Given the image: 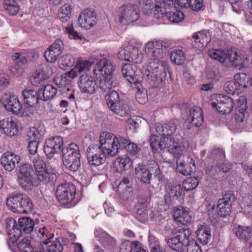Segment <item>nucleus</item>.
Here are the masks:
<instances>
[{"label":"nucleus","mask_w":252,"mask_h":252,"mask_svg":"<svg viewBox=\"0 0 252 252\" xmlns=\"http://www.w3.org/2000/svg\"><path fill=\"white\" fill-rule=\"evenodd\" d=\"M107 105L111 110L116 107L120 101L119 94L115 90H110L105 95Z\"/></svg>","instance_id":"39"},{"label":"nucleus","mask_w":252,"mask_h":252,"mask_svg":"<svg viewBox=\"0 0 252 252\" xmlns=\"http://www.w3.org/2000/svg\"><path fill=\"white\" fill-rule=\"evenodd\" d=\"M137 66L130 63H126L122 68V73L123 76L127 81L134 86L140 84V80L139 77L136 74Z\"/></svg>","instance_id":"24"},{"label":"nucleus","mask_w":252,"mask_h":252,"mask_svg":"<svg viewBox=\"0 0 252 252\" xmlns=\"http://www.w3.org/2000/svg\"><path fill=\"white\" fill-rule=\"evenodd\" d=\"M130 62H133L135 63H140L142 62V55L139 53L137 48L131 47Z\"/></svg>","instance_id":"63"},{"label":"nucleus","mask_w":252,"mask_h":252,"mask_svg":"<svg viewBox=\"0 0 252 252\" xmlns=\"http://www.w3.org/2000/svg\"><path fill=\"white\" fill-rule=\"evenodd\" d=\"M167 7H169L167 4L163 5V2L159 4H156L154 5V17L157 19L162 18L166 17V13Z\"/></svg>","instance_id":"52"},{"label":"nucleus","mask_w":252,"mask_h":252,"mask_svg":"<svg viewBox=\"0 0 252 252\" xmlns=\"http://www.w3.org/2000/svg\"><path fill=\"white\" fill-rule=\"evenodd\" d=\"M209 56L211 58L221 63L225 62H230L235 67L240 66V67H244L248 65L246 55L238 54L232 49L210 51Z\"/></svg>","instance_id":"7"},{"label":"nucleus","mask_w":252,"mask_h":252,"mask_svg":"<svg viewBox=\"0 0 252 252\" xmlns=\"http://www.w3.org/2000/svg\"><path fill=\"white\" fill-rule=\"evenodd\" d=\"M170 59L176 64H182L185 60L184 53L182 50H175L170 55Z\"/></svg>","instance_id":"54"},{"label":"nucleus","mask_w":252,"mask_h":252,"mask_svg":"<svg viewBox=\"0 0 252 252\" xmlns=\"http://www.w3.org/2000/svg\"><path fill=\"white\" fill-rule=\"evenodd\" d=\"M32 130V146L35 147L36 149L34 153H36L37 147L41 141L42 140V137L45 134V129L44 126L39 124L37 126L33 127Z\"/></svg>","instance_id":"37"},{"label":"nucleus","mask_w":252,"mask_h":252,"mask_svg":"<svg viewBox=\"0 0 252 252\" xmlns=\"http://www.w3.org/2000/svg\"><path fill=\"white\" fill-rule=\"evenodd\" d=\"M19 226L16 224V220L12 218L6 220V226L9 239L7 243L8 247L11 248L10 242L13 245L16 244L17 238L21 234V230L25 234H30L32 232V219L30 217H23L18 220Z\"/></svg>","instance_id":"5"},{"label":"nucleus","mask_w":252,"mask_h":252,"mask_svg":"<svg viewBox=\"0 0 252 252\" xmlns=\"http://www.w3.org/2000/svg\"><path fill=\"white\" fill-rule=\"evenodd\" d=\"M119 21L125 25L132 23L139 18V8L135 5L127 4L118 9Z\"/></svg>","instance_id":"11"},{"label":"nucleus","mask_w":252,"mask_h":252,"mask_svg":"<svg viewBox=\"0 0 252 252\" xmlns=\"http://www.w3.org/2000/svg\"><path fill=\"white\" fill-rule=\"evenodd\" d=\"M30 201V198L26 195L19 194L9 197L6 204L14 213L28 214L32 211Z\"/></svg>","instance_id":"8"},{"label":"nucleus","mask_w":252,"mask_h":252,"mask_svg":"<svg viewBox=\"0 0 252 252\" xmlns=\"http://www.w3.org/2000/svg\"><path fill=\"white\" fill-rule=\"evenodd\" d=\"M132 165V162L129 157L118 158L114 164V171L122 173L129 169Z\"/></svg>","instance_id":"31"},{"label":"nucleus","mask_w":252,"mask_h":252,"mask_svg":"<svg viewBox=\"0 0 252 252\" xmlns=\"http://www.w3.org/2000/svg\"><path fill=\"white\" fill-rule=\"evenodd\" d=\"M192 38L194 42L199 44L198 48L206 47L211 41V37L209 31H203L193 33Z\"/></svg>","instance_id":"32"},{"label":"nucleus","mask_w":252,"mask_h":252,"mask_svg":"<svg viewBox=\"0 0 252 252\" xmlns=\"http://www.w3.org/2000/svg\"><path fill=\"white\" fill-rule=\"evenodd\" d=\"M61 242H63V238L62 237L57 238L55 241L48 246V252H63V247Z\"/></svg>","instance_id":"53"},{"label":"nucleus","mask_w":252,"mask_h":252,"mask_svg":"<svg viewBox=\"0 0 252 252\" xmlns=\"http://www.w3.org/2000/svg\"><path fill=\"white\" fill-rule=\"evenodd\" d=\"M196 234L198 241L203 245H206L211 237L210 228L206 224L200 225L196 230Z\"/></svg>","instance_id":"34"},{"label":"nucleus","mask_w":252,"mask_h":252,"mask_svg":"<svg viewBox=\"0 0 252 252\" xmlns=\"http://www.w3.org/2000/svg\"><path fill=\"white\" fill-rule=\"evenodd\" d=\"M234 233L239 239L247 242L251 238L252 228L238 225L233 229Z\"/></svg>","instance_id":"36"},{"label":"nucleus","mask_w":252,"mask_h":252,"mask_svg":"<svg viewBox=\"0 0 252 252\" xmlns=\"http://www.w3.org/2000/svg\"><path fill=\"white\" fill-rule=\"evenodd\" d=\"M94 63V62L87 60H78L75 66L67 72L68 77L71 78H74L78 74H81L85 72L81 75L78 82L82 93L92 94L95 91L96 85L94 78L86 73Z\"/></svg>","instance_id":"1"},{"label":"nucleus","mask_w":252,"mask_h":252,"mask_svg":"<svg viewBox=\"0 0 252 252\" xmlns=\"http://www.w3.org/2000/svg\"><path fill=\"white\" fill-rule=\"evenodd\" d=\"M35 222L32 219V240L39 241L40 239L44 236L45 235L44 229L45 226H42L38 229L36 228L34 229ZM41 242V241H40Z\"/></svg>","instance_id":"62"},{"label":"nucleus","mask_w":252,"mask_h":252,"mask_svg":"<svg viewBox=\"0 0 252 252\" xmlns=\"http://www.w3.org/2000/svg\"><path fill=\"white\" fill-rule=\"evenodd\" d=\"M96 19V15L94 9L86 8L81 13L78 21L82 27L88 29L95 24Z\"/></svg>","instance_id":"22"},{"label":"nucleus","mask_w":252,"mask_h":252,"mask_svg":"<svg viewBox=\"0 0 252 252\" xmlns=\"http://www.w3.org/2000/svg\"><path fill=\"white\" fill-rule=\"evenodd\" d=\"M60 65L62 68H65L67 67L72 66L74 63L75 59L70 54L63 55L60 59Z\"/></svg>","instance_id":"56"},{"label":"nucleus","mask_w":252,"mask_h":252,"mask_svg":"<svg viewBox=\"0 0 252 252\" xmlns=\"http://www.w3.org/2000/svg\"><path fill=\"white\" fill-rule=\"evenodd\" d=\"M189 120L192 126L198 127L203 123V113L200 107L194 106L189 110Z\"/></svg>","instance_id":"28"},{"label":"nucleus","mask_w":252,"mask_h":252,"mask_svg":"<svg viewBox=\"0 0 252 252\" xmlns=\"http://www.w3.org/2000/svg\"><path fill=\"white\" fill-rule=\"evenodd\" d=\"M32 186H38L41 183L53 184L57 180L55 169H49L46 166L42 157L38 156L32 160Z\"/></svg>","instance_id":"3"},{"label":"nucleus","mask_w":252,"mask_h":252,"mask_svg":"<svg viewBox=\"0 0 252 252\" xmlns=\"http://www.w3.org/2000/svg\"><path fill=\"white\" fill-rule=\"evenodd\" d=\"M139 5H142V12L145 15H149L152 13L154 8L153 2L151 0H138Z\"/></svg>","instance_id":"55"},{"label":"nucleus","mask_w":252,"mask_h":252,"mask_svg":"<svg viewBox=\"0 0 252 252\" xmlns=\"http://www.w3.org/2000/svg\"><path fill=\"white\" fill-rule=\"evenodd\" d=\"M173 218L177 222L184 225L189 224L192 220L191 216L189 212L182 207L174 210Z\"/></svg>","instance_id":"29"},{"label":"nucleus","mask_w":252,"mask_h":252,"mask_svg":"<svg viewBox=\"0 0 252 252\" xmlns=\"http://www.w3.org/2000/svg\"><path fill=\"white\" fill-rule=\"evenodd\" d=\"M102 149L97 144H92L87 149V157L90 165L99 166L105 161V158L109 156V153Z\"/></svg>","instance_id":"10"},{"label":"nucleus","mask_w":252,"mask_h":252,"mask_svg":"<svg viewBox=\"0 0 252 252\" xmlns=\"http://www.w3.org/2000/svg\"><path fill=\"white\" fill-rule=\"evenodd\" d=\"M30 234V237H25L21 242H19L18 243L14 244V245L10 242L11 246H17V248L21 252H32V246H31V234ZM10 249L12 250L11 248H9Z\"/></svg>","instance_id":"43"},{"label":"nucleus","mask_w":252,"mask_h":252,"mask_svg":"<svg viewBox=\"0 0 252 252\" xmlns=\"http://www.w3.org/2000/svg\"><path fill=\"white\" fill-rule=\"evenodd\" d=\"M234 81L239 90L246 88L249 84H251V83L249 82V77L244 73L236 74L234 76Z\"/></svg>","instance_id":"45"},{"label":"nucleus","mask_w":252,"mask_h":252,"mask_svg":"<svg viewBox=\"0 0 252 252\" xmlns=\"http://www.w3.org/2000/svg\"><path fill=\"white\" fill-rule=\"evenodd\" d=\"M135 89L137 90L136 93V98L138 103L144 104L148 101V96L146 93L143 92V90H141L139 84L135 86Z\"/></svg>","instance_id":"60"},{"label":"nucleus","mask_w":252,"mask_h":252,"mask_svg":"<svg viewBox=\"0 0 252 252\" xmlns=\"http://www.w3.org/2000/svg\"><path fill=\"white\" fill-rule=\"evenodd\" d=\"M63 144V139L61 136L52 137L47 140L44 146V151L47 157L51 158L55 154L60 153L62 151Z\"/></svg>","instance_id":"16"},{"label":"nucleus","mask_w":252,"mask_h":252,"mask_svg":"<svg viewBox=\"0 0 252 252\" xmlns=\"http://www.w3.org/2000/svg\"><path fill=\"white\" fill-rule=\"evenodd\" d=\"M176 170L184 176L191 175L195 168L193 160L188 156H183V158L176 161Z\"/></svg>","instance_id":"20"},{"label":"nucleus","mask_w":252,"mask_h":252,"mask_svg":"<svg viewBox=\"0 0 252 252\" xmlns=\"http://www.w3.org/2000/svg\"><path fill=\"white\" fill-rule=\"evenodd\" d=\"M119 146L118 148L114 149L111 154L116 156L119 153H128L131 155H136L140 151V148L138 147L136 144L134 142H130L129 140H128L124 137L118 138L116 142Z\"/></svg>","instance_id":"19"},{"label":"nucleus","mask_w":252,"mask_h":252,"mask_svg":"<svg viewBox=\"0 0 252 252\" xmlns=\"http://www.w3.org/2000/svg\"><path fill=\"white\" fill-rule=\"evenodd\" d=\"M20 158L18 155L7 152L4 154L0 158V162L5 170L8 171H12L16 164L19 162Z\"/></svg>","instance_id":"25"},{"label":"nucleus","mask_w":252,"mask_h":252,"mask_svg":"<svg viewBox=\"0 0 252 252\" xmlns=\"http://www.w3.org/2000/svg\"><path fill=\"white\" fill-rule=\"evenodd\" d=\"M23 96L24 110L22 113L23 118H28L32 115V90L25 89L22 93Z\"/></svg>","instance_id":"30"},{"label":"nucleus","mask_w":252,"mask_h":252,"mask_svg":"<svg viewBox=\"0 0 252 252\" xmlns=\"http://www.w3.org/2000/svg\"><path fill=\"white\" fill-rule=\"evenodd\" d=\"M185 191L180 185L178 184L171 186L170 195L173 199L180 201L183 199Z\"/></svg>","instance_id":"47"},{"label":"nucleus","mask_w":252,"mask_h":252,"mask_svg":"<svg viewBox=\"0 0 252 252\" xmlns=\"http://www.w3.org/2000/svg\"><path fill=\"white\" fill-rule=\"evenodd\" d=\"M63 158H65L72 157H81L79 153V147L74 143H71L62 149Z\"/></svg>","instance_id":"38"},{"label":"nucleus","mask_w":252,"mask_h":252,"mask_svg":"<svg viewBox=\"0 0 252 252\" xmlns=\"http://www.w3.org/2000/svg\"><path fill=\"white\" fill-rule=\"evenodd\" d=\"M207 157L215 164L218 162L224 161L225 158L224 151L220 148H214L208 153Z\"/></svg>","instance_id":"41"},{"label":"nucleus","mask_w":252,"mask_h":252,"mask_svg":"<svg viewBox=\"0 0 252 252\" xmlns=\"http://www.w3.org/2000/svg\"><path fill=\"white\" fill-rule=\"evenodd\" d=\"M216 101L217 102H212L211 105L213 108H216L219 112L222 114H227L232 111L234 103L230 97L224 94H219L217 97Z\"/></svg>","instance_id":"18"},{"label":"nucleus","mask_w":252,"mask_h":252,"mask_svg":"<svg viewBox=\"0 0 252 252\" xmlns=\"http://www.w3.org/2000/svg\"><path fill=\"white\" fill-rule=\"evenodd\" d=\"M94 236L105 250L111 251L115 248L116 246L115 239L102 229H96L94 231Z\"/></svg>","instance_id":"21"},{"label":"nucleus","mask_w":252,"mask_h":252,"mask_svg":"<svg viewBox=\"0 0 252 252\" xmlns=\"http://www.w3.org/2000/svg\"><path fill=\"white\" fill-rule=\"evenodd\" d=\"M155 163V161L151 160L149 161L147 166L141 163L135 167V175L142 183L145 185L151 184Z\"/></svg>","instance_id":"13"},{"label":"nucleus","mask_w":252,"mask_h":252,"mask_svg":"<svg viewBox=\"0 0 252 252\" xmlns=\"http://www.w3.org/2000/svg\"><path fill=\"white\" fill-rule=\"evenodd\" d=\"M217 211L218 215L221 218H228L232 212V206L218 201Z\"/></svg>","instance_id":"44"},{"label":"nucleus","mask_w":252,"mask_h":252,"mask_svg":"<svg viewBox=\"0 0 252 252\" xmlns=\"http://www.w3.org/2000/svg\"><path fill=\"white\" fill-rule=\"evenodd\" d=\"M32 166L29 163L20 165L17 180L20 186L25 190L32 189Z\"/></svg>","instance_id":"15"},{"label":"nucleus","mask_w":252,"mask_h":252,"mask_svg":"<svg viewBox=\"0 0 252 252\" xmlns=\"http://www.w3.org/2000/svg\"><path fill=\"white\" fill-rule=\"evenodd\" d=\"M139 207L137 210V213L142 215L145 213L147 211V208L148 204V198L147 196H145L143 198L139 197Z\"/></svg>","instance_id":"64"},{"label":"nucleus","mask_w":252,"mask_h":252,"mask_svg":"<svg viewBox=\"0 0 252 252\" xmlns=\"http://www.w3.org/2000/svg\"><path fill=\"white\" fill-rule=\"evenodd\" d=\"M242 208L244 209V213L252 215V196H247L243 198L242 202Z\"/></svg>","instance_id":"58"},{"label":"nucleus","mask_w":252,"mask_h":252,"mask_svg":"<svg viewBox=\"0 0 252 252\" xmlns=\"http://www.w3.org/2000/svg\"><path fill=\"white\" fill-rule=\"evenodd\" d=\"M166 17L172 23H179L184 19V13L180 10H176L175 12L170 11L166 13Z\"/></svg>","instance_id":"50"},{"label":"nucleus","mask_w":252,"mask_h":252,"mask_svg":"<svg viewBox=\"0 0 252 252\" xmlns=\"http://www.w3.org/2000/svg\"><path fill=\"white\" fill-rule=\"evenodd\" d=\"M203 0H182L178 5L183 7H190L195 11L201 10L203 6Z\"/></svg>","instance_id":"42"},{"label":"nucleus","mask_w":252,"mask_h":252,"mask_svg":"<svg viewBox=\"0 0 252 252\" xmlns=\"http://www.w3.org/2000/svg\"><path fill=\"white\" fill-rule=\"evenodd\" d=\"M248 113L246 98L241 96L237 100V105L235 109L234 118L237 123L240 124L244 121L245 115Z\"/></svg>","instance_id":"27"},{"label":"nucleus","mask_w":252,"mask_h":252,"mask_svg":"<svg viewBox=\"0 0 252 252\" xmlns=\"http://www.w3.org/2000/svg\"><path fill=\"white\" fill-rule=\"evenodd\" d=\"M60 55V52L57 51H54L49 48L44 53V56L46 61L50 63L55 62Z\"/></svg>","instance_id":"61"},{"label":"nucleus","mask_w":252,"mask_h":252,"mask_svg":"<svg viewBox=\"0 0 252 252\" xmlns=\"http://www.w3.org/2000/svg\"><path fill=\"white\" fill-rule=\"evenodd\" d=\"M76 192L75 186L71 183L59 185L56 190L57 199L63 204H68L74 200Z\"/></svg>","instance_id":"12"},{"label":"nucleus","mask_w":252,"mask_h":252,"mask_svg":"<svg viewBox=\"0 0 252 252\" xmlns=\"http://www.w3.org/2000/svg\"><path fill=\"white\" fill-rule=\"evenodd\" d=\"M111 111L120 116L123 117L128 114V108L127 104L120 102L116 107L112 108Z\"/></svg>","instance_id":"59"},{"label":"nucleus","mask_w":252,"mask_h":252,"mask_svg":"<svg viewBox=\"0 0 252 252\" xmlns=\"http://www.w3.org/2000/svg\"><path fill=\"white\" fill-rule=\"evenodd\" d=\"M119 137H122L121 136H115L113 134L103 132H101L99 137V142L97 144L99 146L106 151V152L109 153L111 157H114V155L111 154V151H113L114 149L116 150L118 148V144L116 142L117 139Z\"/></svg>","instance_id":"14"},{"label":"nucleus","mask_w":252,"mask_h":252,"mask_svg":"<svg viewBox=\"0 0 252 252\" xmlns=\"http://www.w3.org/2000/svg\"><path fill=\"white\" fill-rule=\"evenodd\" d=\"M92 57L98 61L96 63V67L99 71H103L104 76H113V72L115 70V67L113 66L111 62L105 59H100L94 53L92 55Z\"/></svg>","instance_id":"26"},{"label":"nucleus","mask_w":252,"mask_h":252,"mask_svg":"<svg viewBox=\"0 0 252 252\" xmlns=\"http://www.w3.org/2000/svg\"><path fill=\"white\" fill-rule=\"evenodd\" d=\"M155 167L154 169V172L153 173V175H154V180H155V182H153L154 184L153 185V187L156 188H158L159 185L161 184L164 179V176L162 175L159 166L158 165L157 162L156 161L155 164H154Z\"/></svg>","instance_id":"46"},{"label":"nucleus","mask_w":252,"mask_h":252,"mask_svg":"<svg viewBox=\"0 0 252 252\" xmlns=\"http://www.w3.org/2000/svg\"><path fill=\"white\" fill-rule=\"evenodd\" d=\"M170 46V43L163 41L149 42L146 45L145 52L151 59L166 60L164 50Z\"/></svg>","instance_id":"9"},{"label":"nucleus","mask_w":252,"mask_h":252,"mask_svg":"<svg viewBox=\"0 0 252 252\" xmlns=\"http://www.w3.org/2000/svg\"><path fill=\"white\" fill-rule=\"evenodd\" d=\"M1 100L7 111L16 114L21 112L22 105L18 97L12 93L5 92Z\"/></svg>","instance_id":"17"},{"label":"nucleus","mask_w":252,"mask_h":252,"mask_svg":"<svg viewBox=\"0 0 252 252\" xmlns=\"http://www.w3.org/2000/svg\"><path fill=\"white\" fill-rule=\"evenodd\" d=\"M168 151L177 158V160L183 158L182 146L176 141Z\"/></svg>","instance_id":"57"},{"label":"nucleus","mask_w":252,"mask_h":252,"mask_svg":"<svg viewBox=\"0 0 252 252\" xmlns=\"http://www.w3.org/2000/svg\"><path fill=\"white\" fill-rule=\"evenodd\" d=\"M0 128L1 134H4L8 136H15L18 132L17 121L12 118L0 120Z\"/></svg>","instance_id":"23"},{"label":"nucleus","mask_w":252,"mask_h":252,"mask_svg":"<svg viewBox=\"0 0 252 252\" xmlns=\"http://www.w3.org/2000/svg\"><path fill=\"white\" fill-rule=\"evenodd\" d=\"M171 234L173 236L166 238V241L172 250L178 252H183L186 246L194 241L190 237L191 232L188 228L173 229Z\"/></svg>","instance_id":"6"},{"label":"nucleus","mask_w":252,"mask_h":252,"mask_svg":"<svg viewBox=\"0 0 252 252\" xmlns=\"http://www.w3.org/2000/svg\"><path fill=\"white\" fill-rule=\"evenodd\" d=\"M175 141L172 136L167 135H161V138L159 142L158 146L160 151L167 149L168 150L173 146Z\"/></svg>","instance_id":"49"},{"label":"nucleus","mask_w":252,"mask_h":252,"mask_svg":"<svg viewBox=\"0 0 252 252\" xmlns=\"http://www.w3.org/2000/svg\"><path fill=\"white\" fill-rule=\"evenodd\" d=\"M156 129L157 132L161 135L172 136L176 130V122L173 121L164 125L159 124L156 126Z\"/></svg>","instance_id":"35"},{"label":"nucleus","mask_w":252,"mask_h":252,"mask_svg":"<svg viewBox=\"0 0 252 252\" xmlns=\"http://www.w3.org/2000/svg\"><path fill=\"white\" fill-rule=\"evenodd\" d=\"M144 72V77L150 85L157 87L166 77L168 65L166 60L153 59Z\"/></svg>","instance_id":"4"},{"label":"nucleus","mask_w":252,"mask_h":252,"mask_svg":"<svg viewBox=\"0 0 252 252\" xmlns=\"http://www.w3.org/2000/svg\"><path fill=\"white\" fill-rule=\"evenodd\" d=\"M222 198L218 200L220 202H222L232 206V203L235 201L236 197L234 192L232 190H228L224 191L222 193Z\"/></svg>","instance_id":"48"},{"label":"nucleus","mask_w":252,"mask_h":252,"mask_svg":"<svg viewBox=\"0 0 252 252\" xmlns=\"http://www.w3.org/2000/svg\"><path fill=\"white\" fill-rule=\"evenodd\" d=\"M47 78L46 74L40 68L32 74V85L39 87L42 86L41 88H32V93L35 92L36 94V96L32 95V99L35 98L36 104H38L39 100L47 101L54 98L56 94L57 91L56 88L51 85H44Z\"/></svg>","instance_id":"2"},{"label":"nucleus","mask_w":252,"mask_h":252,"mask_svg":"<svg viewBox=\"0 0 252 252\" xmlns=\"http://www.w3.org/2000/svg\"><path fill=\"white\" fill-rule=\"evenodd\" d=\"M118 82L114 76H104L99 80V88L104 92L111 90L112 87H116Z\"/></svg>","instance_id":"33"},{"label":"nucleus","mask_w":252,"mask_h":252,"mask_svg":"<svg viewBox=\"0 0 252 252\" xmlns=\"http://www.w3.org/2000/svg\"><path fill=\"white\" fill-rule=\"evenodd\" d=\"M81 157H72L63 158V165L71 172H76L80 167Z\"/></svg>","instance_id":"40"},{"label":"nucleus","mask_w":252,"mask_h":252,"mask_svg":"<svg viewBox=\"0 0 252 252\" xmlns=\"http://www.w3.org/2000/svg\"><path fill=\"white\" fill-rule=\"evenodd\" d=\"M198 177L189 178L183 183V188L185 190L190 191L195 189L199 184Z\"/></svg>","instance_id":"51"}]
</instances>
